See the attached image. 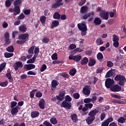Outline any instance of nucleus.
<instances>
[{
    "label": "nucleus",
    "mask_w": 126,
    "mask_h": 126,
    "mask_svg": "<svg viewBox=\"0 0 126 126\" xmlns=\"http://www.w3.org/2000/svg\"><path fill=\"white\" fill-rule=\"evenodd\" d=\"M17 40L16 43L18 45H24L29 40V34L28 33H22L20 34Z\"/></svg>",
    "instance_id": "f257e3e1"
},
{
    "label": "nucleus",
    "mask_w": 126,
    "mask_h": 126,
    "mask_svg": "<svg viewBox=\"0 0 126 126\" xmlns=\"http://www.w3.org/2000/svg\"><path fill=\"white\" fill-rule=\"evenodd\" d=\"M115 81H118L119 85L124 86L126 83V78L124 75L121 74L117 75L114 78Z\"/></svg>",
    "instance_id": "f03ea898"
},
{
    "label": "nucleus",
    "mask_w": 126,
    "mask_h": 126,
    "mask_svg": "<svg viewBox=\"0 0 126 126\" xmlns=\"http://www.w3.org/2000/svg\"><path fill=\"white\" fill-rule=\"evenodd\" d=\"M77 27L79 30L81 31V34L82 36H85L87 34V26L85 24H78Z\"/></svg>",
    "instance_id": "7ed1b4c3"
},
{
    "label": "nucleus",
    "mask_w": 126,
    "mask_h": 126,
    "mask_svg": "<svg viewBox=\"0 0 126 126\" xmlns=\"http://www.w3.org/2000/svg\"><path fill=\"white\" fill-rule=\"evenodd\" d=\"M95 15V13L94 12H91L89 13H85L82 16V19H84V20H86L88 18V22H91L92 20H93V17Z\"/></svg>",
    "instance_id": "20e7f679"
},
{
    "label": "nucleus",
    "mask_w": 126,
    "mask_h": 126,
    "mask_svg": "<svg viewBox=\"0 0 126 126\" xmlns=\"http://www.w3.org/2000/svg\"><path fill=\"white\" fill-rule=\"evenodd\" d=\"M114 84H115V81H114V79H112L110 78L106 79L105 82V86L106 88L111 89Z\"/></svg>",
    "instance_id": "39448f33"
},
{
    "label": "nucleus",
    "mask_w": 126,
    "mask_h": 126,
    "mask_svg": "<svg viewBox=\"0 0 126 126\" xmlns=\"http://www.w3.org/2000/svg\"><path fill=\"white\" fill-rule=\"evenodd\" d=\"M4 37L5 38L4 39V46H6V45H9L10 43H11V40L9 36V32H6L4 33Z\"/></svg>",
    "instance_id": "423d86ee"
},
{
    "label": "nucleus",
    "mask_w": 126,
    "mask_h": 126,
    "mask_svg": "<svg viewBox=\"0 0 126 126\" xmlns=\"http://www.w3.org/2000/svg\"><path fill=\"white\" fill-rule=\"evenodd\" d=\"M82 59V56H80V55H70L69 56V60H73V61H74V62H76V63H77L78 62H79L81 61V60Z\"/></svg>",
    "instance_id": "0eeeda50"
},
{
    "label": "nucleus",
    "mask_w": 126,
    "mask_h": 126,
    "mask_svg": "<svg viewBox=\"0 0 126 126\" xmlns=\"http://www.w3.org/2000/svg\"><path fill=\"white\" fill-rule=\"evenodd\" d=\"M99 16L104 20L109 19V11L102 10L99 13Z\"/></svg>",
    "instance_id": "6e6552de"
},
{
    "label": "nucleus",
    "mask_w": 126,
    "mask_h": 126,
    "mask_svg": "<svg viewBox=\"0 0 126 126\" xmlns=\"http://www.w3.org/2000/svg\"><path fill=\"white\" fill-rule=\"evenodd\" d=\"M61 107L65 108L67 110H70L71 109V102L63 101L61 103Z\"/></svg>",
    "instance_id": "1a4fd4ad"
},
{
    "label": "nucleus",
    "mask_w": 126,
    "mask_h": 126,
    "mask_svg": "<svg viewBox=\"0 0 126 126\" xmlns=\"http://www.w3.org/2000/svg\"><path fill=\"white\" fill-rule=\"evenodd\" d=\"M122 86H120L118 84L114 85L110 89L111 91L112 92H120L122 90Z\"/></svg>",
    "instance_id": "9d476101"
},
{
    "label": "nucleus",
    "mask_w": 126,
    "mask_h": 126,
    "mask_svg": "<svg viewBox=\"0 0 126 126\" xmlns=\"http://www.w3.org/2000/svg\"><path fill=\"white\" fill-rule=\"evenodd\" d=\"M65 95V91H60L59 93V95H56L57 99L59 101H63Z\"/></svg>",
    "instance_id": "9b49d317"
},
{
    "label": "nucleus",
    "mask_w": 126,
    "mask_h": 126,
    "mask_svg": "<svg viewBox=\"0 0 126 126\" xmlns=\"http://www.w3.org/2000/svg\"><path fill=\"white\" fill-rule=\"evenodd\" d=\"M63 0H56L55 3L52 5V8H58L60 6H63Z\"/></svg>",
    "instance_id": "f8f14e48"
},
{
    "label": "nucleus",
    "mask_w": 126,
    "mask_h": 126,
    "mask_svg": "<svg viewBox=\"0 0 126 126\" xmlns=\"http://www.w3.org/2000/svg\"><path fill=\"white\" fill-rule=\"evenodd\" d=\"M99 113V109H97L95 108L94 110H92L88 114V115L90 117H92L93 118H94L95 119V116L97 115Z\"/></svg>",
    "instance_id": "ddd939ff"
},
{
    "label": "nucleus",
    "mask_w": 126,
    "mask_h": 126,
    "mask_svg": "<svg viewBox=\"0 0 126 126\" xmlns=\"http://www.w3.org/2000/svg\"><path fill=\"white\" fill-rule=\"evenodd\" d=\"M19 67L21 68L23 67V64H22L21 62L18 61L15 63V64L14 65V68L15 70L17 71L18 70Z\"/></svg>",
    "instance_id": "4468645a"
},
{
    "label": "nucleus",
    "mask_w": 126,
    "mask_h": 126,
    "mask_svg": "<svg viewBox=\"0 0 126 126\" xmlns=\"http://www.w3.org/2000/svg\"><path fill=\"white\" fill-rule=\"evenodd\" d=\"M45 105H46V101L44 98H41L38 103V107H39L40 109H42L44 110L45 109Z\"/></svg>",
    "instance_id": "2eb2a0df"
},
{
    "label": "nucleus",
    "mask_w": 126,
    "mask_h": 126,
    "mask_svg": "<svg viewBox=\"0 0 126 126\" xmlns=\"http://www.w3.org/2000/svg\"><path fill=\"white\" fill-rule=\"evenodd\" d=\"M60 84V83L56 80H53L51 82V89L52 90H56L58 85Z\"/></svg>",
    "instance_id": "dca6fc26"
},
{
    "label": "nucleus",
    "mask_w": 126,
    "mask_h": 126,
    "mask_svg": "<svg viewBox=\"0 0 126 126\" xmlns=\"http://www.w3.org/2000/svg\"><path fill=\"white\" fill-rule=\"evenodd\" d=\"M19 109H20V107L18 106V105H17L15 107L12 108L11 110V114L12 116H14V115H16L17 113H18V111H19Z\"/></svg>",
    "instance_id": "f3484780"
},
{
    "label": "nucleus",
    "mask_w": 126,
    "mask_h": 126,
    "mask_svg": "<svg viewBox=\"0 0 126 126\" xmlns=\"http://www.w3.org/2000/svg\"><path fill=\"white\" fill-rule=\"evenodd\" d=\"M90 86H86L83 89V93L85 95H90V90H89Z\"/></svg>",
    "instance_id": "a211bd4d"
},
{
    "label": "nucleus",
    "mask_w": 126,
    "mask_h": 126,
    "mask_svg": "<svg viewBox=\"0 0 126 126\" xmlns=\"http://www.w3.org/2000/svg\"><path fill=\"white\" fill-rule=\"evenodd\" d=\"M94 120H95L94 117H92V116H89L86 119V122L88 125H90L93 123Z\"/></svg>",
    "instance_id": "6ab92c4d"
},
{
    "label": "nucleus",
    "mask_w": 126,
    "mask_h": 126,
    "mask_svg": "<svg viewBox=\"0 0 126 126\" xmlns=\"http://www.w3.org/2000/svg\"><path fill=\"white\" fill-rule=\"evenodd\" d=\"M80 11L81 14H83V13H87V12H88V7L86 5L82 6Z\"/></svg>",
    "instance_id": "aec40b11"
},
{
    "label": "nucleus",
    "mask_w": 126,
    "mask_h": 126,
    "mask_svg": "<svg viewBox=\"0 0 126 126\" xmlns=\"http://www.w3.org/2000/svg\"><path fill=\"white\" fill-rule=\"evenodd\" d=\"M14 15H17L20 13V8L19 6H15L13 9Z\"/></svg>",
    "instance_id": "412c9836"
},
{
    "label": "nucleus",
    "mask_w": 126,
    "mask_h": 126,
    "mask_svg": "<svg viewBox=\"0 0 126 126\" xmlns=\"http://www.w3.org/2000/svg\"><path fill=\"white\" fill-rule=\"evenodd\" d=\"M112 103H115V104H121V105H125L126 102L124 101H121L119 99L113 98L111 100Z\"/></svg>",
    "instance_id": "4be33fe9"
},
{
    "label": "nucleus",
    "mask_w": 126,
    "mask_h": 126,
    "mask_svg": "<svg viewBox=\"0 0 126 126\" xmlns=\"http://www.w3.org/2000/svg\"><path fill=\"white\" fill-rule=\"evenodd\" d=\"M60 25V22L58 20H54L52 22V25L51 26V29H54L55 27H58Z\"/></svg>",
    "instance_id": "5701e85b"
},
{
    "label": "nucleus",
    "mask_w": 126,
    "mask_h": 126,
    "mask_svg": "<svg viewBox=\"0 0 126 126\" xmlns=\"http://www.w3.org/2000/svg\"><path fill=\"white\" fill-rule=\"evenodd\" d=\"M94 23L95 26L100 25L102 23V20H101V18L96 17L94 21Z\"/></svg>",
    "instance_id": "b1692460"
},
{
    "label": "nucleus",
    "mask_w": 126,
    "mask_h": 126,
    "mask_svg": "<svg viewBox=\"0 0 126 126\" xmlns=\"http://www.w3.org/2000/svg\"><path fill=\"white\" fill-rule=\"evenodd\" d=\"M81 60V61L80 63L82 65H85V64H87L88 62H89V60L87 58V57H84Z\"/></svg>",
    "instance_id": "393cba45"
},
{
    "label": "nucleus",
    "mask_w": 126,
    "mask_h": 126,
    "mask_svg": "<svg viewBox=\"0 0 126 126\" xmlns=\"http://www.w3.org/2000/svg\"><path fill=\"white\" fill-rule=\"evenodd\" d=\"M96 63V60L94 59L91 58L89 59L88 66H94Z\"/></svg>",
    "instance_id": "a878e982"
},
{
    "label": "nucleus",
    "mask_w": 126,
    "mask_h": 126,
    "mask_svg": "<svg viewBox=\"0 0 126 126\" xmlns=\"http://www.w3.org/2000/svg\"><path fill=\"white\" fill-rule=\"evenodd\" d=\"M19 30L20 32H23V33H25V32H26L27 30V27H26V25H23L19 27Z\"/></svg>",
    "instance_id": "bb28decb"
},
{
    "label": "nucleus",
    "mask_w": 126,
    "mask_h": 126,
    "mask_svg": "<svg viewBox=\"0 0 126 126\" xmlns=\"http://www.w3.org/2000/svg\"><path fill=\"white\" fill-rule=\"evenodd\" d=\"M25 66L27 68V70H31V69H34L36 66L33 64H26Z\"/></svg>",
    "instance_id": "cd10ccee"
},
{
    "label": "nucleus",
    "mask_w": 126,
    "mask_h": 126,
    "mask_svg": "<svg viewBox=\"0 0 126 126\" xmlns=\"http://www.w3.org/2000/svg\"><path fill=\"white\" fill-rule=\"evenodd\" d=\"M40 113L38 111H32L31 113V117L32 118H35L39 117Z\"/></svg>",
    "instance_id": "c85d7f7f"
},
{
    "label": "nucleus",
    "mask_w": 126,
    "mask_h": 126,
    "mask_svg": "<svg viewBox=\"0 0 126 126\" xmlns=\"http://www.w3.org/2000/svg\"><path fill=\"white\" fill-rule=\"evenodd\" d=\"M70 117L73 123H76V121H77V115L74 113L71 115Z\"/></svg>",
    "instance_id": "c756f323"
},
{
    "label": "nucleus",
    "mask_w": 126,
    "mask_h": 126,
    "mask_svg": "<svg viewBox=\"0 0 126 126\" xmlns=\"http://www.w3.org/2000/svg\"><path fill=\"white\" fill-rule=\"evenodd\" d=\"M76 69L75 68H72L71 69L69 72V74L71 76H74L75 75V73L77 72Z\"/></svg>",
    "instance_id": "7c9ffc66"
},
{
    "label": "nucleus",
    "mask_w": 126,
    "mask_h": 126,
    "mask_svg": "<svg viewBox=\"0 0 126 126\" xmlns=\"http://www.w3.org/2000/svg\"><path fill=\"white\" fill-rule=\"evenodd\" d=\"M6 51L9 53H13L14 52V47L12 45H10L6 48Z\"/></svg>",
    "instance_id": "2f4dec72"
},
{
    "label": "nucleus",
    "mask_w": 126,
    "mask_h": 126,
    "mask_svg": "<svg viewBox=\"0 0 126 126\" xmlns=\"http://www.w3.org/2000/svg\"><path fill=\"white\" fill-rule=\"evenodd\" d=\"M22 3V0H16L14 1V6H19Z\"/></svg>",
    "instance_id": "473e14b6"
},
{
    "label": "nucleus",
    "mask_w": 126,
    "mask_h": 126,
    "mask_svg": "<svg viewBox=\"0 0 126 126\" xmlns=\"http://www.w3.org/2000/svg\"><path fill=\"white\" fill-rule=\"evenodd\" d=\"M4 56L5 58H6V59H8L9 58H11V57H13V56H14V54L11 53L5 52L4 54Z\"/></svg>",
    "instance_id": "72a5a7b5"
},
{
    "label": "nucleus",
    "mask_w": 126,
    "mask_h": 126,
    "mask_svg": "<svg viewBox=\"0 0 126 126\" xmlns=\"http://www.w3.org/2000/svg\"><path fill=\"white\" fill-rule=\"evenodd\" d=\"M35 48H36V46L35 45L31 46L28 50V53L30 54L31 55H32V54H34V50Z\"/></svg>",
    "instance_id": "f704fd0d"
},
{
    "label": "nucleus",
    "mask_w": 126,
    "mask_h": 126,
    "mask_svg": "<svg viewBox=\"0 0 126 126\" xmlns=\"http://www.w3.org/2000/svg\"><path fill=\"white\" fill-rule=\"evenodd\" d=\"M53 18L54 19H61V14L59 12H56L53 15Z\"/></svg>",
    "instance_id": "c9c22d12"
},
{
    "label": "nucleus",
    "mask_w": 126,
    "mask_h": 126,
    "mask_svg": "<svg viewBox=\"0 0 126 126\" xmlns=\"http://www.w3.org/2000/svg\"><path fill=\"white\" fill-rule=\"evenodd\" d=\"M111 76H113V70H109L106 74L105 77L106 78H108L109 77H111Z\"/></svg>",
    "instance_id": "e433bc0d"
},
{
    "label": "nucleus",
    "mask_w": 126,
    "mask_h": 126,
    "mask_svg": "<svg viewBox=\"0 0 126 126\" xmlns=\"http://www.w3.org/2000/svg\"><path fill=\"white\" fill-rule=\"evenodd\" d=\"M46 17L45 16H41L40 18V22H41L42 25H44V24L46 23Z\"/></svg>",
    "instance_id": "4c0bfd02"
},
{
    "label": "nucleus",
    "mask_w": 126,
    "mask_h": 126,
    "mask_svg": "<svg viewBox=\"0 0 126 126\" xmlns=\"http://www.w3.org/2000/svg\"><path fill=\"white\" fill-rule=\"evenodd\" d=\"M50 122L52 125H57L58 124V120L56 118H52L50 119Z\"/></svg>",
    "instance_id": "58836bf2"
},
{
    "label": "nucleus",
    "mask_w": 126,
    "mask_h": 126,
    "mask_svg": "<svg viewBox=\"0 0 126 126\" xmlns=\"http://www.w3.org/2000/svg\"><path fill=\"white\" fill-rule=\"evenodd\" d=\"M36 92H37V89H34L32 90V91L30 92V97L32 98H32H34V96L35 95V93Z\"/></svg>",
    "instance_id": "ea45409f"
},
{
    "label": "nucleus",
    "mask_w": 126,
    "mask_h": 126,
    "mask_svg": "<svg viewBox=\"0 0 126 126\" xmlns=\"http://www.w3.org/2000/svg\"><path fill=\"white\" fill-rule=\"evenodd\" d=\"M97 60H103L104 59V56L103 55V54L101 52H99L97 55Z\"/></svg>",
    "instance_id": "a19ab883"
},
{
    "label": "nucleus",
    "mask_w": 126,
    "mask_h": 126,
    "mask_svg": "<svg viewBox=\"0 0 126 126\" xmlns=\"http://www.w3.org/2000/svg\"><path fill=\"white\" fill-rule=\"evenodd\" d=\"M8 84V81L7 80H6L4 82H2L0 83V86H1V87H5L6 86H7Z\"/></svg>",
    "instance_id": "79ce46f5"
},
{
    "label": "nucleus",
    "mask_w": 126,
    "mask_h": 126,
    "mask_svg": "<svg viewBox=\"0 0 126 126\" xmlns=\"http://www.w3.org/2000/svg\"><path fill=\"white\" fill-rule=\"evenodd\" d=\"M112 37H113V42L119 41V40H120L119 36H118V35L116 34H113L112 35Z\"/></svg>",
    "instance_id": "37998d69"
},
{
    "label": "nucleus",
    "mask_w": 126,
    "mask_h": 126,
    "mask_svg": "<svg viewBox=\"0 0 126 126\" xmlns=\"http://www.w3.org/2000/svg\"><path fill=\"white\" fill-rule=\"evenodd\" d=\"M96 43L97 45H103V44H104V42L103 41V40H102L101 38L97 39V40H96Z\"/></svg>",
    "instance_id": "c03bdc74"
},
{
    "label": "nucleus",
    "mask_w": 126,
    "mask_h": 126,
    "mask_svg": "<svg viewBox=\"0 0 126 126\" xmlns=\"http://www.w3.org/2000/svg\"><path fill=\"white\" fill-rule=\"evenodd\" d=\"M118 123H120V124H124L126 122V119H125L124 117H120L118 120Z\"/></svg>",
    "instance_id": "a18cd8bd"
},
{
    "label": "nucleus",
    "mask_w": 126,
    "mask_h": 126,
    "mask_svg": "<svg viewBox=\"0 0 126 126\" xmlns=\"http://www.w3.org/2000/svg\"><path fill=\"white\" fill-rule=\"evenodd\" d=\"M16 105H17V102L12 101L10 103V107L11 108H15L16 107Z\"/></svg>",
    "instance_id": "49530a36"
},
{
    "label": "nucleus",
    "mask_w": 126,
    "mask_h": 126,
    "mask_svg": "<svg viewBox=\"0 0 126 126\" xmlns=\"http://www.w3.org/2000/svg\"><path fill=\"white\" fill-rule=\"evenodd\" d=\"M72 100V98H71L70 97V96L67 95L65 96V100L66 102H71V100Z\"/></svg>",
    "instance_id": "de8ad7c7"
},
{
    "label": "nucleus",
    "mask_w": 126,
    "mask_h": 126,
    "mask_svg": "<svg viewBox=\"0 0 126 126\" xmlns=\"http://www.w3.org/2000/svg\"><path fill=\"white\" fill-rule=\"evenodd\" d=\"M42 42L43 43H45V44H47L50 42V39L47 37H44L42 39Z\"/></svg>",
    "instance_id": "09e8293b"
},
{
    "label": "nucleus",
    "mask_w": 126,
    "mask_h": 126,
    "mask_svg": "<svg viewBox=\"0 0 126 126\" xmlns=\"http://www.w3.org/2000/svg\"><path fill=\"white\" fill-rule=\"evenodd\" d=\"M46 69H47V65L44 64L43 65H42V66L40 68V70L41 72H43L45 71V70H46Z\"/></svg>",
    "instance_id": "8fccbe9b"
},
{
    "label": "nucleus",
    "mask_w": 126,
    "mask_h": 126,
    "mask_svg": "<svg viewBox=\"0 0 126 126\" xmlns=\"http://www.w3.org/2000/svg\"><path fill=\"white\" fill-rule=\"evenodd\" d=\"M88 108H87V107H86V106H85L83 109H82V112H84V113L82 114L83 115H87V112H87V111H88Z\"/></svg>",
    "instance_id": "3c124183"
},
{
    "label": "nucleus",
    "mask_w": 126,
    "mask_h": 126,
    "mask_svg": "<svg viewBox=\"0 0 126 126\" xmlns=\"http://www.w3.org/2000/svg\"><path fill=\"white\" fill-rule=\"evenodd\" d=\"M85 106H86V107L87 108V109L88 110L90 109H92V107H93V104L92 103H86L85 104Z\"/></svg>",
    "instance_id": "603ef678"
},
{
    "label": "nucleus",
    "mask_w": 126,
    "mask_h": 126,
    "mask_svg": "<svg viewBox=\"0 0 126 126\" xmlns=\"http://www.w3.org/2000/svg\"><path fill=\"white\" fill-rule=\"evenodd\" d=\"M91 102H92V101L90 98H87L84 100V103H85V104H89L91 103Z\"/></svg>",
    "instance_id": "864d4df0"
},
{
    "label": "nucleus",
    "mask_w": 126,
    "mask_h": 126,
    "mask_svg": "<svg viewBox=\"0 0 126 126\" xmlns=\"http://www.w3.org/2000/svg\"><path fill=\"white\" fill-rule=\"evenodd\" d=\"M111 96L112 98H116V99H121L122 98V96L119 94H111Z\"/></svg>",
    "instance_id": "5fc2aeb1"
},
{
    "label": "nucleus",
    "mask_w": 126,
    "mask_h": 126,
    "mask_svg": "<svg viewBox=\"0 0 126 126\" xmlns=\"http://www.w3.org/2000/svg\"><path fill=\"white\" fill-rule=\"evenodd\" d=\"M73 96L74 99H79L80 97V94L78 93H76L73 94Z\"/></svg>",
    "instance_id": "6e6d98bb"
},
{
    "label": "nucleus",
    "mask_w": 126,
    "mask_h": 126,
    "mask_svg": "<svg viewBox=\"0 0 126 126\" xmlns=\"http://www.w3.org/2000/svg\"><path fill=\"white\" fill-rule=\"evenodd\" d=\"M107 66L108 67H113L114 66V63L111 61H107Z\"/></svg>",
    "instance_id": "4d7b16f0"
},
{
    "label": "nucleus",
    "mask_w": 126,
    "mask_h": 126,
    "mask_svg": "<svg viewBox=\"0 0 126 126\" xmlns=\"http://www.w3.org/2000/svg\"><path fill=\"white\" fill-rule=\"evenodd\" d=\"M51 59L53 60H58V54L56 53L53 54L51 56Z\"/></svg>",
    "instance_id": "13d9d810"
},
{
    "label": "nucleus",
    "mask_w": 126,
    "mask_h": 126,
    "mask_svg": "<svg viewBox=\"0 0 126 126\" xmlns=\"http://www.w3.org/2000/svg\"><path fill=\"white\" fill-rule=\"evenodd\" d=\"M103 70H104V68H103V67H99L96 69V73H101Z\"/></svg>",
    "instance_id": "bf43d9fd"
},
{
    "label": "nucleus",
    "mask_w": 126,
    "mask_h": 126,
    "mask_svg": "<svg viewBox=\"0 0 126 126\" xmlns=\"http://www.w3.org/2000/svg\"><path fill=\"white\" fill-rule=\"evenodd\" d=\"M11 5V2L9 0H7L5 1V6L6 7H9Z\"/></svg>",
    "instance_id": "052dcab7"
},
{
    "label": "nucleus",
    "mask_w": 126,
    "mask_h": 126,
    "mask_svg": "<svg viewBox=\"0 0 126 126\" xmlns=\"http://www.w3.org/2000/svg\"><path fill=\"white\" fill-rule=\"evenodd\" d=\"M43 94H41L40 92H37L35 94V97H37V98H41L42 97Z\"/></svg>",
    "instance_id": "680f3d73"
},
{
    "label": "nucleus",
    "mask_w": 126,
    "mask_h": 126,
    "mask_svg": "<svg viewBox=\"0 0 126 126\" xmlns=\"http://www.w3.org/2000/svg\"><path fill=\"white\" fill-rule=\"evenodd\" d=\"M43 125L44 126H53V125H52L50 122H48V121H45L43 122Z\"/></svg>",
    "instance_id": "e2e57ef3"
},
{
    "label": "nucleus",
    "mask_w": 126,
    "mask_h": 126,
    "mask_svg": "<svg viewBox=\"0 0 126 126\" xmlns=\"http://www.w3.org/2000/svg\"><path fill=\"white\" fill-rule=\"evenodd\" d=\"M106 117V114H105V112H103L100 115V120L101 121H104V119Z\"/></svg>",
    "instance_id": "0e129e2a"
},
{
    "label": "nucleus",
    "mask_w": 126,
    "mask_h": 126,
    "mask_svg": "<svg viewBox=\"0 0 126 126\" xmlns=\"http://www.w3.org/2000/svg\"><path fill=\"white\" fill-rule=\"evenodd\" d=\"M6 76L8 78V79H12V77H11V72H9L6 74Z\"/></svg>",
    "instance_id": "69168bd1"
},
{
    "label": "nucleus",
    "mask_w": 126,
    "mask_h": 126,
    "mask_svg": "<svg viewBox=\"0 0 126 126\" xmlns=\"http://www.w3.org/2000/svg\"><path fill=\"white\" fill-rule=\"evenodd\" d=\"M113 46L115 48H119L120 46V44L119 43V41H113Z\"/></svg>",
    "instance_id": "338daca9"
},
{
    "label": "nucleus",
    "mask_w": 126,
    "mask_h": 126,
    "mask_svg": "<svg viewBox=\"0 0 126 126\" xmlns=\"http://www.w3.org/2000/svg\"><path fill=\"white\" fill-rule=\"evenodd\" d=\"M86 2V0H81V1L79 2L78 5L79 6H82Z\"/></svg>",
    "instance_id": "774afa93"
}]
</instances>
